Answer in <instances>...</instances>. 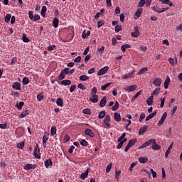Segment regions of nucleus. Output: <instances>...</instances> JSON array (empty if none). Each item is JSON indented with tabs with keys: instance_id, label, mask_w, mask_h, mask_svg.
<instances>
[{
	"instance_id": "obj_14",
	"label": "nucleus",
	"mask_w": 182,
	"mask_h": 182,
	"mask_svg": "<svg viewBox=\"0 0 182 182\" xmlns=\"http://www.w3.org/2000/svg\"><path fill=\"white\" fill-rule=\"evenodd\" d=\"M107 100V97H106V96L103 97L100 102V107H105V106H106Z\"/></svg>"
},
{
	"instance_id": "obj_39",
	"label": "nucleus",
	"mask_w": 182,
	"mask_h": 182,
	"mask_svg": "<svg viewBox=\"0 0 182 182\" xmlns=\"http://www.w3.org/2000/svg\"><path fill=\"white\" fill-rule=\"evenodd\" d=\"M65 74L61 70L60 74L58 77V80H63V79H65Z\"/></svg>"
},
{
	"instance_id": "obj_55",
	"label": "nucleus",
	"mask_w": 182,
	"mask_h": 182,
	"mask_svg": "<svg viewBox=\"0 0 182 182\" xmlns=\"http://www.w3.org/2000/svg\"><path fill=\"white\" fill-rule=\"evenodd\" d=\"M120 31H122V26L117 25L115 26V32L117 33L120 32Z\"/></svg>"
},
{
	"instance_id": "obj_50",
	"label": "nucleus",
	"mask_w": 182,
	"mask_h": 182,
	"mask_svg": "<svg viewBox=\"0 0 182 182\" xmlns=\"http://www.w3.org/2000/svg\"><path fill=\"white\" fill-rule=\"evenodd\" d=\"M22 41H23V42H25L26 43H28L30 42L29 38H28L25 35H23Z\"/></svg>"
},
{
	"instance_id": "obj_15",
	"label": "nucleus",
	"mask_w": 182,
	"mask_h": 182,
	"mask_svg": "<svg viewBox=\"0 0 182 182\" xmlns=\"http://www.w3.org/2000/svg\"><path fill=\"white\" fill-rule=\"evenodd\" d=\"M53 164V162H52L51 159H46L44 161V165L46 168H49V166H52Z\"/></svg>"
},
{
	"instance_id": "obj_44",
	"label": "nucleus",
	"mask_w": 182,
	"mask_h": 182,
	"mask_svg": "<svg viewBox=\"0 0 182 182\" xmlns=\"http://www.w3.org/2000/svg\"><path fill=\"white\" fill-rule=\"evenodd\" d=\"M23 147H25V142L24 141H22V142L18 143L17 144V148L18 149H23Z\"/></svg>"
},
{
	"instance_id": "obj_5",
	"label": "nucleus",
	"mask_w": 182,
	"mask_h": 182,
	"mask_svg": "<svg viewBox=\"0 0 182 182\" xmlns=\"http://www.w3.org/2000/svg\"><path fill=\"white\" fill-rule=\"evenodd\" d=\"M107 70H109V66H105L103 68H101L98 73L97 76H102V75H105V73H107Z\"/></svg>"
},
{
	"instance_id": "obj_35",
	"label": "nucleus",
	"mask_w": 182,
	"mask_h": 182,
	"mask_svg": "<svg viewBox=\"0 0 182 182\" xmlns=\"http://www.w3.org/2000/svg\"><path fill=\"white\" fill-rule=\"evenodd\" d=\"M119 102L116 101L115 105L112 107V112H116V110L119 109Z\"/></svg>"
},
{
	"instance_id": "obj_40",
	"label": "nucleus",
	"mask_w": 182,
	"mask_h": 182,
	"mask_svg": "<svg viewBox=\"0 0 182 182\" xmlns=\"http://www.w3.org/2000/svg\"><path fill=\"white\" fill-rule=\"evenodd\" d=\"M146 5V0H140V1L138 4V6L139 8H143Z\"/></svg>"
},
{
	"instance_id": "obj_26",
	"label": "nucleus",
	"mask_w": 182,
	"mask_h": 182,
	"mask_svg": "<svg viewBox=\"0 0 182 182\" xmlns=\"http://www.w3.org/2000/svg\"><path fill=\"white\" fill-rule=\"evenodd\" d=\"M56 105L60 107H63V100L60 97L58 98L56 100Z\"/></svg>"
},
{
	"instance_id": "obj_38",
	"label": "nucleus",
	"mask_w": 182,
	"mask_h": 182,
	"mask_svg": "<svg viewBox=\"0 0 182 182\" xmlns=\"http://www.w3.org/2000/svg\"><path fill=\"white\" fill-rule=\"evenodd\" d=\"M80 80H82V82H86V80H89V76L87 75H81L80 77Z\"/></svg>"
},
{
	"instance_id": "obj_43",
	"label": "nucleus",
	"mask_w": 182,
	"mask_h": 182,
	"mask_svg": "<svg viewBox=\"0 0 182 182\" xmlns=\"http://www.w3.org/2000/svg\"><path fill=\"white\" fill-rule=\"evenodd\" d=\"M29 83V78L24 77L23 78V85H24L25 86H26V85H28Z\"/></svg>"
},
{
	"instance_id": "obj_41",
	"label": "nucleus",
	"mask_w": 182,
	"mask_h": 182,
	"mask_svg": "<svg viewBox=\"0 0 182 182\" xmlns=\"http://www.w3.org/2000/svg\"><path fill=\"white\" fill-rule=\"evenodd\" d=\"M120 174H122V171L116 169L115 171V178L116 180H119V177H120Z\"/></svg>"
},
{
	"instance_id": "obj_3",
	"label": "nucleus",
	"mask_w": 182,
	"mask_h": 182,
	"mask_svg": "<svg viewBox=\"0 0 182 182\" xmlns=\"http://www.w3.org/2000/svg\"><path fill=\"white\" fill-rule=\"evenodd\" d=\"M33 156L34 157H36V159H41V149H39L38 144H36L33 150Z\"/></svg>"
},
{
	"instance_id": "obj_62",
	"label": "nucleus",
	"mask_w": 182,
	"mask_h": 182,
	"mask_svg": "<svg viewBox=\"0 0 182 182\" xmlns=\"http://www.w3.org/2000/svg\"><path fill=\"white\" fill-rule=\"evenodd\" d=\"M140 95H141V91H139L136 94H135L134 96L132 98V100H136V98L138 96H140Z\"/></svg>"
},
{
	"instance_id": "obj_63",
	"label": "nucleus",
	"mask_w": 182,
	"mask_h": 182,
	"mask_svg": "<svg viewBox=\"0 0 182 182\" xmlns=\"http://www.w3.org/2000/svg\"><path fill=\"white\" fill-rule=\"evenodd\" d=\"M124 137H126V133H123L122 136L118 139L117 141H122Z\"/></svg>"
},
{
	"instance_id": "obj_12",
	"label": "nucleus",
	"mask_w": 182,
	"mask_h": 182,
	"mask_svg": "<svg viewBox=\"0 0 182 182\" xmlns=\"http://www.w3.org/2000/svg\"><path fill=\"white\" fill-rule=\"evenodd\" d=\"M90 102H92V103H97V102H99V95H92V97L90 98Z\"/></svg>"
},
{
	"instance_id": "obj_6",
	"label": "nucleus",
	"mask_w": 182,
	"mask_h": 182,
	"mask_svg": "<svg viewBox=\"0 0 182 182\" xmlns=\"http://www.w3.org/2000/svg\"><path fill=\"white\" fill-rule=\"evenodd\" d=\"M38 167L36 164H27L24 165V170H35Z\"/></svg>"
},
{
	"instance_id": "obj_60",
	"label": "nucleus",
	"mask_w": 182,
	"mask_h": 182,
	"mask_svg": "<svg viewBox=\"0 0 182 182\" xmlns=\"http://www.w3.org/2000/svg\"><path fill=\"white\" fill-rule=\"evenodd\" d=\"M112 163H110L106 168V173H109L112 170Z\"/></svg>"
},
{
	"instance_id": "obj_18",
	"label": "nucleus",
	"mask_w": 182,
	"mask_h": 182,
	"mask_svg": "<svg viewBox=\"0 0 182 182\" xmlns=\"http://www.w3.org/2000/svg\"><path fill=\"white\" fill-rule=\"evenodd\" d=\"M85 134H86L87 136H90V137H95V134L93 133V132H92V130L89 129H85Z\"/></svg>"
},
{
	"instance_id": "obj_33",
	"label": "nucleus",
	"mask_w": 182,
	"mask_h": 182,
	"mask_svg": "<svg viewBox=\"0 0 182 182\" xmlns=\"http://www.w3.org/2000/svg\"><path fill=\"white\" fill-rule=\"evenodd\" d=\"M147 70H149V68H147V67L143 68L138 72V75H139L140 76L143 75L144 73L147 72Z\"/></svg>"
},
{
	"instance_id": "obj_13",
	"label": "nucleus",
	"mask_w": 182,
	"mask_h": 182,
	"mask_svg": "<svg viewBox=\"0 0 182 182\" xmlns=\"http://www.w3.org/2000/svg\"><path fill=\"white\" fill-rule=\"evenodd\" d=\"M153 84L154 85V86L159 87L160 86H161V78H156Z\"/></svg>"
},
{
	"instance_id": "obj_36",
	"label": "nucleus",
	"mask_w": 182,
	"mask_h": 182,
	"mask_svg": "<svg viewBox=\"0 0 182 182\" xmlns=\"http://www.w3.org/2000/svg\"><path fill=\"white\" fill-rule=\"evenodd\" d=\"M23 105H25V102L21 101L19 103L16 104V107H17L18 109V110H21V109H22V107H23Z\"/></svg>"
},
{
	"instance_id": "obj_53",
	"label": "nucleus",
	"mask_w": 182,
	"mask_h": 182,
	"mask_svg": "<svg viewBox=\"0 0 182 182\" xmlns=\"http://www.w3.org/2000/svg\"><path fill=\"white\" fill-rule=\"evenodd\" d=\"M97 93V88L96 87H93L91 90V95L93 96V95H96Z\"/></svg>"
},
{
	"instance_id": "obj_46",
	"label": "nucleus",
	"mask_w": 182,
	"mask_h": 182,
	"mask_svg": "<svg viewBox=\"0 0 182 182\" xmlns=\"http://www.w3.org/2000/svg\"><path fill=\"white\" fill-rule=\"evenodd\" d=\"M81 146H84V147H87V141H86L85 139H82L80 142Z\"/></svg>"
},
{
	"instance_id": "obj_10",
	"label": "nucleus",
	"mask_w": 182,
	"mask_h": 182,
	"mask_svg": "<svg viewBox=\"0 0 182 182\" xmlns=\"http://www.w3.org/2000/svg\"><path fill=\"white\" fill-rule=\"evenodd\" d=\"M49 134H47V132L44 133V135L43 136V144L44 147H46V143H48V140H49Z\"/></svg>"
},
{
	"instance_id": "obj_27",
	"label": "nucleus",
	"mask_w": 182,
	"mask_h": 182,
	"mask_svg": "<svg viewBox=\"0 0 182 182\" xmlns=\"http://www.w3.org/2000/svg\"><path fill=\"white\" fill-rule=\"evenodd\" d=\"M148 161H149V159H147V157L141 156L139 158V163H141L142 164L147 163Z\"/></svg>"
},
{
	"instance_id": "obj_37",
	"label": "nucleus",
	"mask_w": 182,
	"mask_h": 182,
	"mask_svg": "<svg viewBox=\"0 0 182 182\" xmlns=\"http://www.w3.org/2000/svg\"><path fill=\"white\" fill-rule=\"evenodd\" d=\"M48 9L46 8V6H43L42 9L41 11V16H45V14H46V11Z\"/></svg>"
},
{
	"instance_id": "obj_2",
	"label": "nucleus",
	"mask_w": 182,
	"mask_h": 182,
	"mask_svg": "<svg viewBox=\"0 0 182 182\" xmlns=\"http://www.w3.org/2000/svg\"><path fill=\"white\" fill-rule=\"evenodd\" d=\"M102 127L103 129H109V127H110V115H106Z\"/></svg>"
},
{
	"instance_id": "obj_42",
	"label": "nucleus",
	"mask_w": 182,
	"mask_h": 182,
	"mask_svg": "<svg viewBox=\"0 0 182 182\" xmlns=\"http://www.w3.org/2000/svg\"><path fill=\"white\" fill-rule=\"evenodd\" d=\"M105 116H106V112L105 111H101L99 114H98V118L99 119H103V117H105Z\"/></svg>"
},
{
	"instance_id": "obj_4",
	"label": "nucleus",
	"mask_w": 182,
	"mask_h": 182,
	"mask_svg": "<svg viewBox=\"0 0 182 182\" xmlns=\"http://www.w3.org/2000/svg\"><path fill=\"white\" fill-rule=\"evenodd\" d=\"M153 11L155 12H157V14H163V12L166 11H168L169 8H159V6H153L152 7Z\"/></svg>"
},
{
	"instance_id": "obj_11",
	"label": "nucleus",
	"mask_w": 182,
	"mask_h": 182,
	"mask_svg": "<svg viewBox=\"0 0 182 182\" xmlns=\"http://www.w3.org/2000/svg\"><path fill=\"white\" fill-rule=\"evenodd\" d=\"M167 117V112H164L161 118V119L158 122V125L159 126H161V124H163V123H164Z\"/></svg>"
},
{
	"instance_id": "obj_31",
	"label": "nucleus",
	"mask_w": 182,
	"mask_h": 182,
	"mask_svg": "<svg viewBox=\"0 0 182 182\" xmlns=\"http://www.w3.org/2000/svg\"><path fill=\"white\" fill-rule=\"evenodd\" d=\"M146 103L148 106H151L153 105V95L149 97V98L146 100Z\"/></svg>"
},
{
	"instance_id": "obj_16",
	"label": "nucleus",
	"mask_w": 182,
	"mask_h": 182,
	"mask_svg": "<svg viewBox=\"0 0 182 182\" xmlns=\"http://www.w3.org/2000/svg\"><path fill=\"white\" fill-rule=\"evenodd\" d=\"M12 88L16 90H21V83L15 82L12 84Z\"/></svg>"
},
{
	"instance_id": "obj_19",
	"label": "nucleus",
	"mask_w": 182,
	"mask_h": 182,
	"mask_svg": "<svg viewBox=\"0 0 182 182\" xmlns=\"http://www.w3.org/2000/svg\"><path fill=\"white\" fill-rule=\"evenodd\" d=\"M152 150H156L159 151L161 149V146H160L159 144H157V141H156L154 144L151 146Z\"/></svg>"
},
{
	"instance_id": "obj_58",
	"label": "nucleus",
	"mask_w": 182,
	"mask_h": 182,
	"mask_svg": "<svg viewBox=\"0 0 182 182\" xmlns=\"http://www.w3.org/2000/svg\"><path fill=\"white\" fill-rule=\"evenodd\" d=\"M70 70V68H66L62 70V71H63L65 75H69Z\"/></svg>"
},
{
	"instance_id": "obj_21",
	"label": "nucleus",
	"mask_w": 182,
	"mask_h": 182,
	"mask_svg": "<svg viewBox=\"0 0 182 182\" xmlns=\"http://www.w3.org/2000/svg\"><path fill=\"white\" fill-rule=\"evenodd\" d=\"M143 12V9L139 8L136 10L134 15L136 17V19H138V18H140V15H141V13Z\"/></svg>"
},
{
	"instance_id": "obj_45",
	"label": "nucleus",
	"mask_w": 182,
	"mask_h": 182,
	"mask_svg": "<svg viewBox=\"0 0 182 182\" xmlns=\"http://www.w3.org/2000/svg\"><path fill=\"white\" fill-rule=\"evenodd\" d=\"M110 85H112V82L107 83V84L102 85V86L101 87V90H106V89H107V87H109V86H110Z\"/></svg>"
},
{
	"instance_id": "obj_52",
	"label": "nucleus",
	"mask_w": 182,
	"mask_h": 182,
	"mask_svg": "<svg viewBox=\"0 0 182 182\" xmlns=\"http://www.w3.org/2000/svg\"><path fill=\"white\" fill-rule=\"evenodd\" d=\"M160 90H161V88L160 87H157L156 88L153 92H152V95H159L160 93Z\"/></svg>"
},
{
	"instance_id": "obj_32",
	"label": "nucleus",
	"mask_w": 182,
	"mask_h": 182,
	"mask_svg": "<svg viewBox=\"0 0 182 182\" xmlns=\"http://www.w3.org/2000/svg\"><path fill=\"white\" fill-rule=\"evenodd\" d=\"M12 17V15L11 14H7L6 16L4 17V21L6 23H9L11 21V18Z\"/></svg>"
},
{
	"instance_id": "obj_34",
	"label": "nucleus",
	"mask_w": 182,
	"mask_h": 182,
	"mask_svg": "<svg viewBox=\"0 0 182 182\" xmlns=\"http://www.w3.org/2000/svg\"><path fill=\"white\" fill-rule=\"evenodd\" d=\"M56 132H57L56 127L52 126L50 129L51 136H55V134H56Z\"/></svg>"
},
{
	"instance_id": "obj_49",
	"label": "nucleus",
	"mask_w": 182,
	"mask_h": 182,
	"mask_svg": "<svg viewBox=\"0 0 182 182\" xmlns=\"http://www.w3.org/2000/svg\"><path fill=\"white\" fill-rule=\"evenodd\" d=\"M40 19H41V16H39V14H35L33 19V22H36V21H39Z\"/></svg>"
},
{
	"instance_id": "obj_20",
	"label": "nucleus",
	"mask_w": 182,
	"mask_h": 182,
	"mask_svg": "<svg viewBox=\"0 0 182 182\" xmlns=\"http://www.w3.org/2000/svg\"><path fill=\"white\" fill-rule=\"evenodd\" d=\"M156 114H157V111H154V112L150 114L149 116L146 117V119H145L146 122H149V120H150L151 119H153V117H154Z\"/></svg>"
},
{
	"instance_id": "obj_23",
	"label": "nucleus",
	"mask_w": 182,
	"mask_h": 182,
	"mask_svg": "<svg viewBox=\"0 0 182 182\" xmlns=\"http://www.w3.org/2000/svg\"><path fill=\"white\" fill-rule=\"evenodd\" d=\"M114 119L115 122H122V117H120V114L118 112H114Z\"/></svg>"
},
{
	"instance_id": "obj_29",
	"label": "nucleus",
	"mask_w": 182,
	"mask_h": 182,
	"mask_svg": "<svg viewBox=\"0 0 182 182\" xmlns=\"http://www.w3.org/2000/svg\"><path fill=\"white\" fill-rule=\"evenodd\" d=\"M87 176H89V169H87L85 172L81 173L80 175L81 180H85L86 177H87Z\"/></svg>"
},
{
	"instance_id": "obj_56",
	"label": "nucleus",
	"mask_w": 182,
	"mask_h": 182,
	"mask_svg": "<svg viewBox=\"0 0 182 182\" xmlns=\"http://www.w3.org/2000/svg\"><path fill=\"white\" fill-rule=\"evenodd\" d=\"M77 88L81 89V90H86V87L82 83L77 85Z\"/></svg>"
},
{
	"instance_id": "obj_7",
	"label": "nucleus",
	"mask_w": 182,
	"mask_h": 182,
	"mask_svg": "<svg viewBox=\"0 0 182 182\" xmlns=\"http://www.w3.org/2000/svg\"><path fill=\"white\" fill-rule=\"evenodd\" d=\"M137 89V85H130V86H126L124 90H126L127 92H134V90H136Z\"/></svg>"
},
{
	"instance_id": "obj_47",
	"label": "nucleus",
	"mask_w": 182,
	"mask_h": 182,
	"mask_svg": "<svg viewBox=\"0 0 182 182\" xmlns=\"http://www.w3.org/2000/svg\"><path fill=\"white\" fill-rule=\"evenodd\" d=\"M132 76H133V73H128L125 75L122 76V79H130V77H132Z\"/></svg>"
},
{
	"instance_id": "obj_22",
	"label": "nucleus",
	"mask_w": 182,
	"mask_h": 182,
	"mask_svg": "<svg viewBox=\"0 0 182 182\" xmlns=\"http://www.w3.org/2000/svg\"><path fill=\"white\" fill-rule=\"evenodd\" d=\"M61 85L63 86H69L72 85V81H70V80H64L61 81Z\"/></svg>"
},
{
	"instance_id": "obj_9",
	"label": "nucleus",
	"mask_w": 182,
	"mask_h": 182,
	"mask_svg": "<svg viewBox=\"0 0 182 182\" xmlns=\"http://www.w3.org/2000/svg\"><path fill=\"white\" fill-rule=\"evenodd\" d=\"M134 32H132L131 33V36H132V38H139V36H140V32L139 31V27L136 26L134 27Z\"/></svg>"
},
{
	"instance_id": "obj_28",
	"label": "nucleus",
	"mask_w": 182,
	"mask_h": 182,
	"mask_svg": "<svg viewBox=\"0 0 182 182\" xmlns=\"http://www.w3.org/2000/svg\"><path fill=\"white\" fill-rule=\"evenodd\" d=\"M53 26L55 28H58L59 26V18L55 17L53 21Z\"/></svg>"
},
{
	"instance_id": "obj_54",
	"label": "nucleus",
	"mask_w": 182,
	"mask_h": 182,
	"mask_svg": "<svg viewBox=\"0 0 182 182\" xmlns=\"http://www.w3.org/2000/svg\"><path fill=\"white\" fill-rule=\"evenodd\" d=\"M103 25H105V21H98L97 22L98 29H100V28H102V26H103Z\"/></svg>"
},
{
	"instance_id": "obj_48",
	"label": "nucleus",
	"mask_w": 182,
	"mask_h": 182,
	"mask_svg": "<svg viewBox=\"0 0 182 182\" xmlns=\"http://www.w3.org/2000/svg\"><path fill=\"white\" fill-rule=\"evenodd\" d=\"M170 150H171V145H170V146L168 147V149L166 150V151L165 153L166 159L168 158V155L170 154Z\"/></svg>"
},
{
	"instance_id": "obj_51",
	"label": "nucleus",
	"mask_w": 182,
	"mask_h": 182,
	"mask_svg": "<svg viewBox=\"0 0 182 182\" xmlns=\"http://www.w3.org/2000/svg\"><path fill=\"white\" fill-rule=\"evenodd\" d=\"M33 17H34V16H33V11H28V18H29L31 21H33Z\"/></svg>"
},
{
	"instance_id": "obj_24",
	"label": "nucleus",
	"mask_w": 182,
	"mask_h": 182,
	"mask_svg": "<svg viewBox=\"0 0 182 182\" xmlns=\"http://www.w3.org/2000/svg\"><path fill=\"white\" fill-rule=\"evenodd\" d=\"M28 114H29V110L23 111L22 113L19 115V118L23 119L24 117H26Z\"/></svg>"
},
{
	"instance_id": "obj_57",
	"label": "nucleus",
	"mask_w": 182,
	"mask_h": 182,
	"mask_svg": "<svg viewBox=\"0 0 182 182\" xmlns=\"http://www.w3.org/2000/svg\"><path fill=\"white\" fill-rule=\"evenodd\" d=\"M82 113H84V114H90V109L89 108L84 109L82 110Z\"/></svg>"
},
{
	"instance_id": "obj_59",
	"label": "nucleus",
	"mask_w": 182,
	"mask_h": 182,
	"mask_svg": "<svg viewBox=\"0 0 182 182\" xmlns=\"http://www.w3.org/2000/svg\"><path fill=\"white\" fill-rule=\"evenodd\" d=\"M146 119V114L141 113V116H140V117H139V122H143V119Z\"/></svg>"
},
{
	"instance_id": "obj_30",
	"label": "nucleus",
	"mask_w": 182,
	"mask_h": 182,
	"mask_svg": "<svg viewBox=\"0 0 182 182\" xmlns=\"http://www.w3.org/2000/svg\"><path fill=\"white\" fill-rule=\"evenodd\" d=\"M169 83H170V77L167 76L164 82V89H168Z\"/></svg>"
},
{
	"instance_id": "obj_25",
	"label": "nucleus",
	"mask_w": 182,
	"mask_h": 182,
	"mask_svg": "<svg viewBox=\"0 0 182 182\" xmlns=\"http://www.w3.org/2000/svg\"><path fill=\"white\" fill-rule=\"evenodd\" d=\"M136 143H137V139H131L127 145L131 148V147H133L134 145L136 144Z\"/></svg>"
},
{
	"instance_id": "obj_1",
	"label": "nucleus",
	"mask_w": 182,
	"mask_h": 182,
	"mask_svg": "<svg viewBox=\"0 0 182 182\" xmlns=\"http://www.w3.org/2000/svg\"><path fill=\"white\" fill-rule=\"evenodd\" d=\"M156 141V139H151L146 141L145 143H144L141 146H140L139 147V149H146V147H147L149 146H153Z\"/></svg>"
},
{
	"instance_id": "obj_17",
	"label": "nucleus",
	"mask_w": 182,
	"mask_h": 182,
	"mask_svg": "<svg viewBox=\"0 0 182 182\" xmlns=\"http://www.w3.org/2000/svg\"><path fill=\"white\" fill-rule=\"evenodd\" d=\"M90 36V31H86V30H84L82 33V39H86V38L89 37Z\"/></svg>"
},
{
	"instance_id": "obj_8",
	"label": "nucleus",
	"mask_w": 182,
	"mask_h": 182,
	"mask_svg": "<svg viewBox=\"0 0 182 182\" xmlns=\"http://www.w3.org/2000/svg\"><path fill=\"white\" fill-rule=\"evenodd\" d=\"M147 129H149V125H144L141 127L139 131V136H143V134L147 132Z\"/></svg>"
},
{
	"instance_id": "obj_61",
	"label": "nucleus",
	"mask_w": 182,
	"mask_h": 182,
	"mask_svg": "<svg viewBox=\"0 0 182 182\" xmlns=\"http://www.w3.org/2000/svg\"><path fill=\"white\" fill-rule=\"evenodd\" d=\"M37 100H38V102H41V100H43V95H42V94H38L37 95Z\"/></svg>"
},
{
	"instance_id": "obj_64",
	"label": "nucleus",
	"mask_w": 182,
	"mask_h": 182,
	"mask_svg": "<svg viewBox=\"0 0 182 182\" xmlns=\"http://www.w3.org/2000/svg\"><path fill=\"white\" fill-rule=\"evenodd\" d=\"M11 96H14V97H19V92H11Z\"/></svg>"
}]
</instances>
